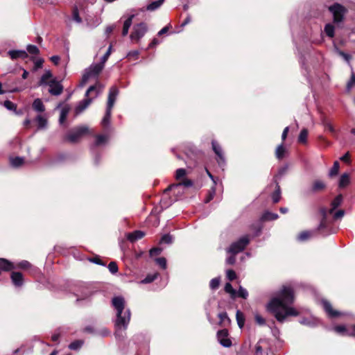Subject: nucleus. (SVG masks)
Segmentation results:
<instances>
[{
    "instance_id": "bf43d9fd",
    "label": "nucleus",
    "mask_w": 355,
    "mask_h": 355,
    "mask_svg": "<svg viewBox=\"0 0 355 355\" xmlns=\"http://www.w3.org/2000/svg\"><path fill=\"white\" fill-rule=\"evenodd\" d=\"M332 214H333L334 219L338 220V219L341 218L344 216L345 211L343 209H339V210L336 211V212L334 211V213Z\"/></svg>"
},
{
    "instance_id": "e433bc0d",
    "label": "nucleus",
    "mask_w": 355,
    "mask_h": 355,
    "mask_svg": "<svg viewBox=\"0 0 355 355\" xmlns=\"http://www.w3.org/2000/svg\"><path fill=\"white\" fill-rule=\"evenodd\" d=\"M69 112V107L65 106L62 108L61 112H60V118H59V122L60 124H62L64 123V121L67 119Z\"/></svg>"
},
{
    "instance_id": "4be33fe9",
    "label": "nucleus",
    "mask_w": 355,
    "mask_h": 355,
    "mask_svg": "<svg viewBox=\"0 0 355 355\" xmlns=\"http://www.w3.org/2000/svg\"><path fill=\"white\" fill-rule=\"evenodd\" d=\"M165 0H157L150 3L142 10L154 11L158 9L164 2Z\"/></svg>"
},
{
    "instance_id": "2f4dec72",
    "label": "nucleus",
    "mask_w": 355,
    "mask_h": 355,
    "mask_svg": "<svg viewBox=\"0 0 355 355\" xmlns=\"http://www.w3.org/2000/svg\"><path fill=\"white\" fill-rule=\"evenodd\" d=\"M218 317L220 319L219 323L220 324H228L230 323V320L227 315V313L225 311H223L218 313Z\"/></svg>"
},
{
    "instance_id": "6e6d98bb",
    "label": "nucleus",
    "mask_w": 355,
    "mask_h": 355,
    "mask_svg": "<svg viewBox=\"0 0 355 355\" xmlns=\"http://www.w3.org/2000/svg\"><path fill=\"white\" fill-rule=\"evenodd\" d=\"M108 269L112 274H115L118 272V266L116 262L112 261L108 264Z\"/></svg>"
},
{
    "instance_id": "20e7f679",
    "label": "nucleus",
    "mask_w": 355,
    "mask_h": 355,
    "mask_svg": "<svg viewBox=\"0 0 355 355\" xmlns=\"http://www.w3.org/2000/svg\"><path fill=\"white\" fill-rule=\"evenodd\" d=\"M89 132V128L86 125L78 126L70 130L64 139L70 143L78 142L85 135Z\"/></svg>"
},
{
    "instance_id": "bb28decb",
    "label": "nucleus",
    "mask_w": 355,
    "mask_h": 355,
    "mask_svg": "<svg viewBox=\"0 0 355 355\" xmlns=\"http://www.w3.org/2000/svg\"><path fill=\"white\" fill-rule=\"evenodd\" d=\"M92 292L88 288H85L83 291L80 294H76L77 296L76 300L78 302L80 300H86L89 298L92 295Z\"/></svg>"
},
{
    "instance_id": "aec40b11",
    "label": "nucleus",
    "mask_w": 355,
    "mask_h": 355,
    "mask_svg": "<svg viewBox=\"0 0 355 355\" xmlns=\"http://www.w3.org/2000/svg\"><path fill=\"white\" fill-rule=\"evenodd\" d=\"M8 54L12 60H16L19 58H26L28 57L26 51L23 50H11L8 51Z\"/></svg>"
},
{
    "instance_id": "a19ab883",
    "label": "nucleus",
    "mask_w": 355,
    "mask_h": 355,
    "mask_svg": "<svg viewBox=\"0 0 355 355\" xmlns=\"http://www.w3.org/2000/svg\"><path fill=\"white\" fill-rule=\"evenodd\" d=\"M236 297H239L243 299H247L248 297V291L241 286H239L238 291H236Z\"/></svg>"
},
{
    "instance_id": "ea45409f",
    "label": "nucleus",
    "mask_w": 355,
    "mask_h": 355,
    "mask_svg": "<svg viewBox=\"0 0 355 355\" xmlns=\"http://www.w3.org/2000/svg\"><path fill=\"white\" fill-rule=\"evenodd\" d=\"M225 291L229 293L232 298H235L236 295V291L234 289L230 283H226L225 286Z\"/></svg>"
},
{
    "instance_id": "f704fd0d",
    "label": "nucleus",
    "mask_w": 355,
    "mask_h": 355,
    "mask_svg": "<svg viewBox=\"0 0 355 355\" xmlns=\"http://www.w3.org/2000/svg\"><path fill=\"white\" fill-rule=\"evenodd\" d=\"M300 324L306 325L309 327H315L317 325V321L316 320L312 318H302L300 321Z\"/></svg>"
},
{
    "instance_id": "6ab92c4d",
    "label": "nucleus",
    "mask_w": 355,
    "mask_h": 355,
    "mask_svg": "<svg viewBox=\"0 0 355 355\" xmlns=\"http://www.w3.org/2000/svg\"><path fill=\"white\" fill-rule=\"evenodd\" d=\"M92 102V98L86 97L84 100L79 102L78 105L76 107V114H79L85 110Z\"/></svg>"
},
{
    "instance_id": "423d86ee",
    "label": "nucleus",
    "mask_w": 355,
    "mask_h": 355,
    "mask_svg": "<svg viewBox=\"0 0 355 355\" xmlns=\"http://www.w3.org/2000/svg\"><path fill=\"white\" fill-rule=\"evenodd\" d=\"M329 10L333 15L334 23L339 26V24L343 21L344 15L347 11L345 8L340 4L336 3L329 7Z\"/></svg>"
},
{
    "instance_id": "052dcab7",
    "label": "nucleus",
    "mask_w": 355,
    "mask_h": 355,
    "mask_svg": "<svg viewBox=\"0 0 355 355\" xmlns=\"http://www.w3.org/2000/svg\"><path fill=\"white\" fill-rule=\"evenodd\" d=\"M254 320L256 321V322L259 324V325H264L266 324V320L265 319L260 315L259 314H256L255 316H254Z\"/></svg>"
},
{
    "instance_id": "c9c22d12",
    "label": "nucleus",
    "mask_w": 355,
    "mask_h": 355,
    "mask_svg": "<svg viewBox=\"0 0 355 355\" xmlns=\"http://www.w3.org/2000/svg\"><path fill=\"white\" fill-rule=\"evenodd\" d=\"M312 236V232L310 231H304L299 234L297 240L299 241H305Z\"/></svg>"
},
{
    "instance_id": "c85d7f7f",
    "label": "nucleus",
    "mask_w": 355,
    "mask_h": 355,
    "mask_svg": "<svg viewBox=\"0 0 355 355\" xmlns=\"http://www.w3.org/2000/svg\"><path fill=\"white\" fill-rule=\"evenodd\" d=\"M33 108L39 112H42L44 111V105L41 99L37 98L33 103Z\"/></svg>"
},
{
    "instance_id": "c03bdc74",
    "label": "nucleus",
    "mask_w": 355,
    "mask_h": 355,
    "mask_svg": "<svg viewBox=\"0 0 355 355\" xmlns=\"http://www.w3.org/2000/svg\"><path fill=\"white\" fill-rule=\"evenodd\" d=\"M36 121H37L38 128L43 129L46 127L47 120L43 116L39 115L36 118Z\"/></svg>"
},
{
    "instance_id": "49530a36",
    "label": "nucleus",
    "mask_w": 355,
    "mask_h": 355,
    "mask_svg": "<svg viewBox=\"0 0 355 355\" xmlns=\"http://www.w3.org/2000/svg\"><path fill=\"white\" fill-rule=\"evenodd\" d=\"M112 44H110L107 51L105 52V53L103 55V56L101 58V63L103 64L104 66H105V63L106 62V61L107 60V59L109 58L111 53H112Z\"/></svg>"
},
{
    "instance_id": "774afa93",
    "label": "nucleus",
    "mask_w": 355,
    "mask_h": 355,
    "mask_svg": "<svg viewBox=\"0 0 355 355\" xmlns=\"http://www.w3.org/2000/svg\"><path fill=\"white\" fill-rule=\"evenodd\" d=\"M235 261V254H231V255L226 259V263L230 265H233Z\"/></svg>"
},
{
    "instance_id": "4c0bfd02",
    "label": "nucleus",
    "mask_w": 355,
    "mask_h": 355,
    "mask_svg": "<svg viewBox=\"0 0 355 355\" xmlns=\"http://www.w3.org/2000/svg\"><path fill=\"white\" fill-rule=\"evenodd\" d=\"M158 273L148 274L146 277L140 282V284H149L153 282L157 279Z\"/></svg>"
},
{
    "instance_id": "473e14b6",
    "label": "nucleus",
    "mask_w": 355,
    "mask_h": 355,
    "mask_svg": "<svg viewBox=\"0 0 355 355\" xmlns=\"http://www.w3.org/2000/svg\"><path fill=\"white\" fill-rule=\"evenodd\" d=\"M107 139H108V137L106 135H96V141H95L94 144L92 146V148L95 146H98L105 144L107 141Z\"/></svg>"
},
{
    "instance_id": "13d9d810",
    "label": "nucleus",
    "mask_w": 355,
    "mask_h": 355,
    "mask_svg": "<svg viewBox=\"0 0 355 355\" xmlns=\"http://www.w3.org/2000/svg\"><path fill=\"white\" fill-rule=\"evenodd\" d=\"M73 19L77 23H80L82 21V19L79 16L78 10L77 8H75L73 10Z\"/></svg>"
},
{
    "instance_id": "58836bf2",
    "label": "nucleus",
    "mask_w": 355,
    "mask_h": 355,
    "mask_svg": "<svg viewBox=\"0 0 355 355\" xmlns=\"http://www.w3.org/2000/svg\"><path fill=\"white\" fill-rule=\"evenodd\" d=\"M286 149L283 145V144L279 145L275 150V155L277 159H281L284 157Z\"/></svg>"
},
{
    "instance_id": "09e8293b",
    "label": "nucleus",
    "mask_w": 355,
    "mask_h": 355,
    "mask_svg": "<svg viewBox=\"0 0 355 355\" xmlns=\"http://www.w3.org/2000/svg\"><path fill=\"white\" fill-rule=\"evenodd\" d=\"M308 136V131L306 129H303L301 130L300 135L298 137V141L300 143H306Z\"/></svg>"
},
{
    "instance_id": "cd10ccee",
    "label": "nucleus",
    "mask_w": 355,
    "mask_h": 355,
    "mask_svg": "<svg viewBox=\"0 0 355 355\" xmlns=\"http://www.w3.org/2000/svg\"><path fill=\"white\" fill-rule=\"evenodd\" d=\"M24 162V159L21 157H11L10 163L12 167L18 168L21 166Z\"/></svg>"
},
{
    "instance_id": "f03ea898",
    "label": "nucleus",
    "mask_w": 355,
    "mask_h": 355,
    "mask_svg": "<svg viewBox=\"0 0 355 355\" xmlns=\"http://www.w3.org/2000/svg\"><path fill=\"white\" fill-rule=\"evenodd\" d=\"M112 305L116 311L114 327L115 335L119 336L122 330L128 328L131 318L129 308L125 307V301L122 296H116L112 299Z\"/></svg>"
},
{
    "instance_id": "f8f14e48",
    "label": "nucleus",
    "mask_w": 355,
    "mask_h": 355,
    "mask_svg": "<svg viewBox=\"0 0 355 355\" xmlns=\"http://www.w3.org/2000/svg\"><path fill=\"white\" fill-rule=\"evenodd\" d=\"M104 65L101 62L93 64L85 70V73L88 74L90 78L96 77L103 69Z\"/></svg>"
},
{
    "instance_id": "a878e982",
    "label": "nucleus",
    "mask_w": 355,
    "mask_h": 355,
    "mask_svg": "<svg viewBox=\"0 0 355 355\" xmlns=\"http://www.w3.org/2000/svg\"><path fill=\"white\" fill-rule=\"evenodd\" d=\"M326 187V184L322 180H315L312 185V191L317 192L323 190Z\"/></svg>"
},
{
    "instance_id": "b1692460",
    "label": "nucleus",
    "mask_w": 355,
    "mask_h": 355,
    "mask_svg": "<svg viewBox=\"0 0 355 355\" xmlns=\"http://www.w3.org/2000/svg\"><path fill=\"white\" fill-rule=\"evenodd\" d=\"M52 73L50 71H46L45 73L42 76L39 83V86L47 85L49 80L52 78Z\"/></svg>"
},
{
    "instance_id": "7c9ffc66",
    "label": "nucleus",
    "mask_w": 355,
    "mask_h": 355,
    "mask_svg": "<svg viewBox=\"0 0 355 355\" xmlns=\"http://www.w3.org/2000/svg\"><path fill=\"white\" fill-rule=\"evenodd\" d=\"M335 27L331 24H327L324 26V31L329 37H334Z\"/></svg>"
},
{
    "instance_id": "680f3d73",
    "label": "nucleus",
    "mask_w": 355,
    "mask_h": 355,
    "mask_svg": "<svg viewBox=\"0 0 355 355\" xmlns=\"http://www.w3.org/2000/svg\"><path fill=\"white\" fill-rule=\"evenodd\" d=\"M355 85V74L352 73L350 80L347 84V89L349 91L352 87Z\"/></svg>"
},
{
    "instance_id": "603ef678",
    "label": "nucleus",
    "mask_w": 355,
    "mask_h": 355,
    "mask_svg": "<svg viewBox=\"0 0 355 355\" xmlns=\"http://www.w3.org/2000/svg\"><path fill=\"white\" fill-rule=\"evenodd\" d=\"M26 50L30 54L33 55H37L40 51L39 49L35 45L33 44H28L26 47Z\"/></svg>"
},
{
    "instance_id": "8fccbe9b",
    "label": "nucleus",
    "mask_w": 355,
    "mask_h": 355,
    "mask_svg": "<svg viewBox=\"0 0 355 355\" xmlns=\"http://www.w3.org/2000/svg\"><path fill=\"white\" fill-rule=\"evenodd\" d=\"M187 174V171L184 168H178L175 171V178L178 180L182 179Z\"/></svg>"
},
{
    "instance_id": "412c9836",
    "label": "nucleus",
    "mask_w": 355,
    "mask_h": 355,
    "mask_svg": "<svg viewBox=\"0 0 355 355\" xmlns=\"http://www.w3.org/2000/svg\"><path fill=\"white\" fill-rule=\"evenodd\" d=\"M145 234L144 232L140 230H136L132 233H129L127 235V239L130 242H135L139 239H142L144 236Z\"/></svg>"
},
{
    "instance_id": "1a4fd4ad",
    "label": "nucleus",
    "mask_w": 355,
    "mask_h": 355,
    "mask_svg": "<svg viewBox=\"0 0 355 355\" xmlns=\"http://www.w3.org/2000/svg\"><path fill=\"white\" fill-rule=\"evenodd\" d=\"M47 85L49 87V92L53 96H59L62 93L63 87L61 83L56 80V78H52L48 82Z\"/></svg>"
},
{
    "instance_id": "72a5a7b5",
    "label": "nucleus",
    "mask_w": 355,
    "mask_h": 355,
    "mask_svg": "<svg viewBox=\"0 0 355 355\" xmlns=\"http://www.w3.org/2000/svg\"><path fill=\"white\" fill-rule=\"evenodd\" d=\"M349 183V176L347 173L343 174L339 180V187H345Z\"/></svg>"
},
{
    "instance_id": "69168bd1",
    "label": "nucleus",
    "mask_w": 355,
    "mask_h": 355,
    "mask_svg": "<svg viewBox=\"0 0 355 355\" xmlns=\"http://www.w3.org/2000/svg\"><path fill=\"white\" fill-rule=\"evenodd\" d=\"M89 78H90V77L89 76V75L84 72V73L83 75V77H82V80H81L80 86V87H83L87 83V82L88 81V80Z\"/></svg>"
},
{
    "instance_id": "0e129e2a",
    "label": "nucleus",
    "mask_w": 355,
    "mask_h": 355,
    "mask_svg": "<svg viewBox=\"0 0 355 355\" xmlns=\"http://www.w3.org/2000/svg\"><path fill=\"white\" fill-rule=\"evenodd\" d=\"M161 252H162L161 248H153L150 250L149 254H150V256L153 257L154 256L159 255Z\"/></svg>"
},
{
    "instance_id": "37998d69",
    "label": "nucleus",
    "mask_w": 355,
    "mask_h": 355,
    "mask_svg": "<svg viewBox=\"0 0 355 355\" xmlns=\"http://www.w3.org/2000/svg\"><path fill=\"white\" fill-rule=\"evenodd\" d=\"M236 318L239 327L240 328H243L244 326L245 318L243 314L239 310L236 311Z\"/></svg>"
},
{
    "instance_id": "f3484780",
    "label": "nucleus",
    "mask_w": 355,
    "mask_h": 355,
    "mask_svg": "<svg viewBox=\"0 0 355 355\" xmlns=\"http://www.w3.org/2000/svg\"><path fill=\"white\" fill-rule=\"evenodd\" d=\"M10 277L12 282L15 286H21L23 284L24 279L21 272H12Z\"/></svg>"
},
{
    "instance_id": "ddd939ff",
    "label": "nucleus",
    "mask_w": 355,
    "mask_h": 355,
    "mask_svg": "<svg viewBox=\"0 0 355 355\" xmlns=\"http://www.w3.org/2000/svg\"><path fill=\"white\" fill-rule=\"evenodd\" d=\"M218 340L220 344L225 347H229L232 345V341L228 338V331L227 329H222L217 333Z\"/></svg>"
},
{
    "instance_id": "4468645a",
    "label": "nucleus",
    "mask_w": 355,
    "mask_h": 355,
    "mask_svg": "<svg viewBox=\"0 0 355 355\" xmlns=\"http://www.w3.org/2000/svg\"><path fill=\"white\" fill-rule=\"evenodd\" d=\"M321 303H322V304L323 306V308H324L325 312L329 315V317H330V318H336V317L341 316V315H344L343 313H341L340 311L334 310L333 308H332L331 304L327 300H322Z\"/></svg>"
},
{
    "instance_id": "2eb2a0df",
    "label": "nucleus",
    "mask_w": 355,
    "mask_h": 355,
    "mask_svg": "<svg viewBox=\"0 0 355 355\" xmlns=\"http://www.w3.org/2000/svg\"><path fill=\"white\" fill-rule=\"evenodd\" d=\"M103 90V87L100 85L90 86L85 93V96L92 100L96 98Z\"/></svg>"
},
{
    "instance_id": "864d4df0",
    "label": "nucleus",
    "mask_w": 355,
    "mask_h": 355,
    "mask_svg": "<svg viewBox=\"0 0 355 355\" xmlns=\"http://www.w3.org/2000/svg\"><path fill=\"white\" fill-rule=\"evenodd\" d=\"M173 241V238L169 234H164V236H162V237L161 239V243H166V244L172 243Z\"/></svg>"
},
{
    "instance_id": "5701e85b",
    "label": "nucleus",
    "mask_w": 355,
    "mask_h": 355,
    "mask_svg": "<svg viewBox=\"0 0 355 355\" xmlns=\"http://www.w3.org/2000/svg\"><path fill=\"white\" fill-rule=\"evenodd\" d=\"M111 114H112V109H109V108L106 107L105 116H103V118L101 121V124L105 128L110 126Z\"/></svg>"
},
{
    "instance_id": "4d7b16f0",
    "label": "nucleus",
    "mask_w": 355,
    "mask_h": 355,
    "mask_svg": "<svg viewBox=\"0 0 355 355\" xmlns=\"http://www.w3.org/2000/svg\"><path fill=\"white\" fill-rule=\"evenodd\" d=\"M226 275H227V278L230 281H233L236 277V272L233 270H231V269H229L226 271Z\"/></svg>"
},
{
    "instance_id": "f257e3e1",
    "label": "nucleus",
    "mask_w": 355,
    "mask_h": 355,
    "mask_svg": "<svg viewBox=\"0 0 355 355\" xmlns=\"http://www.w3.org/2000/svg\"><path fill=\"white\" fill-rule=\"evenodd\" d=\"M294 302L293 290L290 286H283L278 297H273L268 304V310L274 313L279 322H283L290 315L297 316L299 313L293 307L288 306Z\"/></svg>"
},
{
    "instance_id": "7ed1b4c3",
    "label": "nucleus",
    "mask_w": 355,
    "mask_h": 355,
    "mask_svg": "<svg viewBox=\"0 0 355 355\" xmlns=\"http://www.w3.org/2000/svg\"><path fill=\"white\" fill-rule=\"evenodd\" d=\"M343 196L341 194L338 195L331 202V208L328 210L327 208H322L320 209V214L322 216V219L318 226V230L321 232L323 236H327L329 233L323 232V230L327 227V217L328 214H332L334 210L341 205L343 202Z\"/></svg>"
},
{
    "instance_id": "6e6552de",
    "label": "nucleus",
    "mask_w": 355,
    "mask_h": 355,
    "mask_svg": "<svg viewBox=\"0 0 355 355\" xmlns=\"http://www.w3.org/2000/svg\"><path fill=\"white\" fill-rule=\"evenodd\" d=\"M269 343L266 339H260L254 345L253 355H268Z\"/></svg>"
},
{
    "instance_id": "a18cd8bd",
    "label": "nucleus",
    "mask_w": 355,
    "mask_h": 355,
    "mask_svg": "<svg viewBox=\"0 0 355 355\" xmlns=\"http://www.w3.org/2000/svg\"><path fill=\"white\" fill-rule=\"evenodd\" d=\"M339 168H340L339 162L338 161H336L334 163V165L329 173V176L333 177V176L336 175L338 173Z\"/></svg>"
},
{
    "instance_id": "c756f323",
    "label": "nucleus",
    "mask_w": 355,
    "mask_h": 355,
    "mask_svg": "<svg viewBox=\"0 0 355 355\" xmlns=\"http://www.w3.org/2000/svg\"><path fill=\"white\" fill-rule=\"evenodd\" d=\"M281 198V189L280 187L277 183L275 191L272 194V200L274 203H277Z\"/></svg>"
},
{
    "instance_id": "9d476101",
    "label": "nucleus",
    "mask_w": 355,
    "mask_h": 355,
    "mask_svg": "<svg viewBox=\"0 0 355 355\" xmlns=\"http://www.w3.org/2000/svg\"><path fill=\"white\" fill-rule=\"evenodd\" d=\"M119 94V90L116 86L114 85L110 87L108 93L107 108L112 110Z\"/></svg>"
},
{
    "instance_id": "de8ad7c7",
    "label": "nucleus",
    "mask_w": 355,
    "mask_h": 355,
    "mask_svg": "<svg viewBox=\"0 0 355 355\" xmlns=\"http://www.w3.org/2000/svg\"><path fill=\"white\" fill-rule=\"evenodd\" d=\"M220 282V278L215 277L210 281L209 287L212 290H216L218 288Z\"/></svg>"
},
{
    "instance_id": "39448f33",
    "label": "nucleus",
    "mask_w": 355,
    "mask_h": 355,
    "mask_svg": "<svg viewBox=\"0 0 355 355\" xmlns=\"http://www.w3.org/2000/svg\"><path fill=\"white\" fill-rule=\"evenodd\" d=\"M250 243L248 235L241 237L237 241L232 243L227 249V252L232 254H236L242 252Z\"/></svg>"
},
{
    "instance_id": "9b49d317",
    "label": "nucleus",
    "mask_w": 355,
    "mask_h": 355,
    "mask_svg": "<svg viewBox=\"0 0 355 355\" xmlns=\"http://www.w3.org/2000/svg\"><path fill=\"white\" fill-rule=\"evenodd\" d=\"M212 149L215 154L217 155V162L220 166H223L225 164V159L223 155V149L220 144L215 140L211 141Z\"/></svg>"
},
{
    "instance_id": "dca6fc26",
    "label": "nucleus",
    "mask_w": 355,
    "mask_h": 355,
    "mask_svg": "<svg viewBox=\"0 0 355 355\" xmlns=\"http://www.w3.org/2000/svg\"><path fill=\"white\" fill-rule=\"evenodd\" d=\"M334 330L342 335L355 336V324L352 329H347L344 325H338L334 328Z\"/></svg>"
},
{
    "instance_id": "5fc2aeb1",
    "label": "nucleus",
    "mask_w": 355,
    "mask_h": 355,
    "mask_svg": "<svg viewBox=\"0 0 355 355\" xmlns=\"http://www.w3.org/2000/svg\"><path fill=\"white\" fill-rule=\"evenodd\" d=\"M155 261L162 269L166 268V259L164 257L157 258Z\"/></svg>"
},
{
    "instance_id": "0eeeda50",
    "label": "nucleus",
    "mask_w": 355,
    "mask_h": 355,
    "mask_svg": "<svg viewBox=\"0 0 355 355\" xmlns=\"http://www.w3.org/2000/svg\"><path fill=\"white\" fill-rule=\"evenodd\" d=\"M148 27L146 23L141 22L133 26L130 37L133 42H139L147 32Z\"/></svg>"
},
{
    "instance_id": "e2e57ef3",
    "label": "nucleus",
    "mask_w": 355,
    "mask_h": 355,
    "mask_svg": "<svg viewBox=\"0 0 355 355\" xmlns=\"http://www.w3.org/2000/svg\"><path fill=\"white\" fill-rule=\"evenodd\" d=\"M135 17V15H130L124 21L123 26L130 28L132 24V19Z\"/></svg>"
},
{
    "instance_id": "338daca9",
    "label": "nucleus",
    "mask_w": 355,
    "mask_h": 355,
    "mask_svg": "<svg viewBox=\"0 0 355 355\" xmlns=\"http://www.w3.org/2000/svg\"><path fill=\"white\" fill-rule=\"evenodd\" d=\"M18 266L21 268H28L31 267V263L28 261L24 260L18 263Z\"/></svg>"
},
{
    "instance_id": "393cba45",
    "label": "nucleus",
    "mask_w": 355,
    "mask_h": 355,
    "mask_svg": "<svg viewBox=\"0 0 355 355\" xmlns=\"http://www.w3.org/2000/svg\"><path fill=\"white\" fill-rule=\"evenodd\" d=\"M278 217H279V216L277 214L272 213L270 211H266L262 214L261 219L263 221L275 220L277 219Z\"/></svg>"
},
{
    "instance_id": "3c124183",
    "label": "nucleus",
    "mask_w": 355,
    "mask_h": 355,
    "mask_svg": "<svg viewBox=\"0 0 355 355\" xmlns=\"http://www.w3.org/2000/svg\"><path fill=\"white\" fill-rule=\"evenodd\" d=\"M4 107L8 110L15 111L17 108L16 104L9 100H6L3 103Z\"/></svg>"
},
{
    "instance_id": "79ce46f5",
    "label": "nucleus",
    "mask_w": 355,
    "mask_h": 355,
    "mask_svg": "<svg viewBox=\"0 0 355 355\" xmlns=\"http://www.w3.org/2000/svg\"><path fill=\"white\" fill-rule=\"evenodd\" d=\"M83 345V341L81 340H76L73 341L69 345V348L71 350H78L81 348Z\"/></svg>"
},
{
    "instance_id": "a211bd4d",
    "label": "nucleus",
    "mask_w": 355,
    "mask_h": 355,
    "mask_svg": "<svg viewBox=\"0 0 355 355\" xmlns=\"http://www.w3.org/2000/svg\"><path fill=\"white\" fill-rule=\"evenodd\" d=\"M193 182L192 180H191L189 179H184L181 182L169 186L167 189H166L164 190V192L166 193L167 191H171L173 189L178 188L181 186H184L185 187H191L193 186Z\"/></svg>"
}]
</instances>
